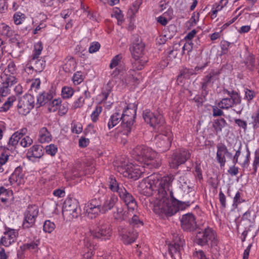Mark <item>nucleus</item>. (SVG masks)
<instances>
[{
    "instance_id": "b1692460",
    "label": "nucleus",
    "mask_w": 259,
    "mask_h": 259,
    "mask_svg": "<svg viewBox=\"0 0 259 259\" xmlns=\"http://www.w3.org/2000/svg\"><path fill=\"white\" fill-rule=\"evenodd\" d=\"M118 198L115 195L106 196L103 201L101 200V213H104L111 210L117 202Z\"/></svg>"
},
{
    "instance_id": "72a5a7b5",
    "label": "nucleus",
    "mask_w": 259,
    "mask_h": 259,
    "mask_svg": "<svg viewBox=\"0 0 259 259\" xmlns=\"http://www.w3.org/2000/svg\"><path fill=\"white\" fill-rule=\"evenodd\" d=\"M228 0H221L219 3L215 4L212 7L211 10V18L213 19L217 16L218 13L223 10V9L228 4Z\"/></svg>"
},
{
    "instance_id": "4be33fe9",
    "label": "nucleus",
    "mask_w": 259,
    "mask_h": 259,
    "mask_svg": "<svg viewBox=\"0 0 259 259\" xmlns=\"http://www.w3.org/2000/svg\"><path fill=\"white\" fill-rule=\"evenodd\" d=\"M121 55L118 54L114 56L111 60L109 65V68L112 70L110 72V75L113 77H115L122 72L123 67L121 65Z\"/></svg>"
},
{
    "instance_id": "69168bd1",
    "label": "nucleus",
    "mask_w": 259,
    "mask_h": 259,
    "mask_svg": "<svg viewBox=\"0 0 259 259\" xmlns=\"http://www.w3.org/2000/svg\"><path fill=\"white\" fill-rule=\"evenodd\" d=\"M84 104V98L83 97L80 96L76 101H75L73 102V103L72 104V107L74 109L80 108L83 106Z\"/></svg>"
},
{
    "instance_id": "c9c22d12",
    "label": "nucleus",
    "mask_w": 259,
    "mask_h": 259,
    "mask_svg": "<svg viewBox=\"0 0 259 259\" xmlns=\"http://www.w3.org/2000/svg\"><path fill=\"white\" fill-rule=\"evenodd\" d=\"M30 63L33 65L34 71L36 72H41L45 66V62L38 58L30 59Z\"/></svg>"
},
{
    "instance_id": "f257e3e1",
    "label": "nucleus",
    "mask_w": 259,
    "mask_h": 259,
    "mask_svg": "<svg viewBox=\"0 0 259 259\" xmlns=\"http://www.w3.org/2000/svg\"><path fill=\"white\" fill-rule=\"evenodd\" d=\"M174 180L172 175L162 177L159 174L155 173L139 182V191L145 196L152 197L150 201L154 212L156 204L162 201L166 197L168 191L171 188Z\"/></svg>"
},
{
    "instance_id": "e433bc0d",
    "label": "nucleus",
    "mask_w": 259,
    "mask_h": 259,
    "mask_svg": "<svg viewBox=\"0 0 259 259\" xmlns=\"http://www.w3.org/2000/svg\"><path fill=\"white\" fill-rule=\"evenodd\" d=\"M13 191L11 190L6 189L4 187H0V200L3 203H6L12 197Z\"/></svg>"
},
{
    "instance_id": "a211bd4d",
    "label": "nucleus",
    "mask_w": 259,
    "mask_h": 259,
    "mask_svg": "<svg viewBox=\"0 0 259 259\" xmlns=\"http://www.w3.org/2000/svg\"><path fill=\"white\" fill-rule=\"evenodd\" d=\"M181 227L185 231H192L194 230L197 226V223L194 215L188 213L184 214L181 219Z\"/></svg>"
},
{
    "instance_id": "3c124183",
    "label": "nucleus",
    "mask_w": 259,
    "mask_h": 259,
    "mask_svg": "<svg viewBox=\"0 0 259 259\" xmlns=\"http://www.w3.org/2000/svg\"><path fill=\"white\" fill-rule=\"evenodd\" d=\"M102 111V108L101 106H98L96 107L91 115V118L93 122H96L98 121Z\"/></svg>"
},
{
    "instance_id": "cd10ccee",
    "label": "nucleus",
    "mask_w": 259,
    "mask_h": 259,
    "mask_svg": "<svg viewBox=\"0 0 259 259\" xmlns=\"http://www.w3.org/2000/svg\"><path fill=\"white\" fill-rule=\"evenodd\" d=\"M133 114L128 116V120L122 121L119 127V131L124 135H128L131 132L134 121H132Z\"/></svg>"
},
{
    "instance_id": "4d7b16f0",
    "label": "nucleus",
    "mask_w": 259,
    "mask_h": 259,
    "mask_svg": "<svg viewBox=\"0 0 259 259\" xmlns=\"http://www.w3.org/2000/svg\"><path fill=\"white\" fill-rule=\"evenodd\" d=\"M46 153L51 156H54L58 151V148L54 144H51L45 148Z\"/></svg>"
},
{
    "instance_id": "4c0bfd02",
    "label": "nucleus",
    "mask_w": 259,
    "mask_h": 259,
    "mask_svg": "<svg viewBox=\"0 0 259 259\" xmlns=\"http://www.w3.org/2000/svg\"><path fill=\"white\" fill-rule=\"evenodd\" d=\"M108 186L113 192L119 193L121 188H124L121 184H119L113 177H110L108 181Z\"/></svg>"
},
{
    "instance_id": "ea45409f",
    "label": "nucleus",
    "mask_w": 259,
    "mask_h": 259,
    "mask_svg": "<svg viewBox=\"0 0 259 259\" xmlns=\"http://www.w3.org/2000/svg\"><path fill=\"white\" fill-rule=\"evenodd\" d=\"M16 101V96L13 95L7 98L2 107H0V111L6 112L13 106V103Z\"/></svg>"
},
{
    "instance_id": "f8f14e48",
    "label": "nucleus",
    "mask_w": 259,
    "mask_h": 259,
    "mask_svg": "<svg viewBox=\"0 0 259 259\" xmlns=\"http://www.w3.org/2000/svg\"><path fill=\"white\" fill-rule=\"evenodd\" d=\"M101 200L96 198L92 199L84 207V210L88 216L91 218H95L101 213Z\"/></svg>"
},
{
    "instance_id": "37998d69",
    "label": "nucleus",
    "mask_w": 259,
    "mask_h": 259,
    "mask_svg": "<svg viewBox=\"0 0 259 259\" xmlns=\"http://www.w3.org/2000/svg\"><path fill=\"white\" fill-rule=\"evenodd\" d=\"M0 33L3 35L11 36L13 35V31L12 28L5 23L0 24Z\"/></svg>"
},
{
    "instance_id": "c85d7f7f",
    "label": "nucleus",
    "mask_w": 259,
    "mask_h": 259,
    "mask_svg": "<svg viewBox=\"0 0 259 259\" xmlns=\"http://www.w3.org/2000/svg\"><path fill=\"white\" fill-rule=\"evenodd\" d=\"M52 140L51 133L46 127H41L38 133L37 140L40 143H49Z\"/></svg>"
},
{
    "instance_id": "49530a36",
    "label": "nucleus",
    "mask_w": 259,
    "mask_h": 259,
    "mask_svg": "<svg viewBox=\"0 0 259 259\" xmlns=\"http://www.w3.org/2000/svg\"><path fill=\"white\" fill-rule=\"evenodd\" d=\"M83 73L81 71H77L74 73L72 80L74 85H77L81 83L84 80Z\"/></svg>"
},
{
    "instance_id": "2eb2a0df",
    "label": "nucleus",
    "mask_w": 259,
    "mask_h": 259,
    "mask_svg": "<svg viewBox=\"0 0 259 259\" xmlns=\"http://www.w3.org/2000/svg\"><path fill=\"white\" fill-rule=\"evenodd\" d=\"M156 145L157 147L162 148L159 151L164 152L169 149L172 141V133L170 132H166L165 134H160L156 138Z\"/></svg>"
},
{
    "instance_id": "0eeeda50",
    "label": "nucleus",
    "mask_w": 259,
    "mask_h": 259,
    "mask_svg": "<svg viewBox=\"0 0 259 259\" xmlns=\"http://www.w3.org/2000/svg\"><path fill=\"white\" fill-rule=\"evenodd\" d=\"M62 213L64 217L69 220L77 218L80 214L78 202L75 199L66 200L63 207Z\"/></svg>"
},
{
    "instance_id": "f3484780",
    "label": "nucleus",
    "mask_w": 259,
    "mask_h": 259,
    "mask_svg": "<svg viewBox=\"0 0 259 259\" xmlns=\"http://www.w3.org/2000/svg\"><path fill=\"white\" fill-rule=\"evenodd\" d=\"M133 71H125L124 69L118 75V80H116L117 86L121 90L125 89L128 85L132 84L135 81V78L132 73Z\"/></svg>"
},
{
    "instance_id": "6e6552de",
    "label": "nucleus",
    "mask_w": 259,
    "mask_h": 259,
    "mask_svg": "<svg viewBox=\"0 0 259 259\" xmlns=\"http://www.w3.org/2000/svg\"><path fill=\"white\" fill-rule=\"evenodd\" d=\"M34 97L30 94H25L20 98L17 104V109L19 114L26 115L34 107Z\"/></svg>"
},
{
    "instance_id": "2f4dec72",
    "label": "nucleus",
    "mask_w": 259,
    "mask_h": 259,
    "mask_svg": "<svg viewBox=\"0 0 259 259\" xmlns=\"http://www.w3.org/2000/svg\"><path fill=\"white\" fill-rule=\"evenodd\" d=\"M80 163L79 162H76L74 164H69L68 168L69 169V172L72 175L71 179H74L79 178L82 175H87V172L81 171L79 170Z\"/></svg>"
},
{
    "instance_id": "6ab92c4d",
    "label": "nucleus",
    "mask_w": 259,
    "mask_h": 259,
    "mask_svg": "<svg viewBox=\"0 0 259 259\" xmlns=\"http://www.w3.org/2000/svg\"><path fill=\"white\" fill-rule=\"evenodd\" d=\"M214 238V233L213 230L210 228L199 232L196 235L197 243L201 246L205 245L208 241L212 240Z\"/></svg>"
},
{
    "instance_id": "393cba45",
    "label": "nucleus",
    "mask_w": 259,
    "mask_h": 259,
    "mask_svg": "<svg viewBox=\"0 0 259 259\" xmlns=\"http://www.w3.org/2000/svg\"><path fill=\"white\" fill-rule=\"evenodd\" d=\"M217 148L216 158L217 162L221 167L224 166L226 161V156L231 155V153L228 151L227 147L225 145H218Z\"/></svg>"
},
{
    "instance_id": "8fccbe9b",
    "label": "nucleus",
    "mask_w": 259,
    "mask_h": 259,
    "mask_svg": "<svg viewBox=\"0 0 259 259\" xmlns=\"http://www.w3.org/2000/svg\"><path fill=\"white\" fill-rule=\"evenodd\" d=\"M233 105V101L230 98H224L219 102L218 106L222 109H228Z\"/></svg>"
},
{
    "instance_id": "473e14b6",
    "label": "nucleus",
    "mask_w": 259,
    "mask_h": 259,
    "mask_svg": "<svg viewBox=\"0 0 259 259\" xmlns=\"http://www.w3.org/2000/svg\"><path fill=\"white\" fill-rule=\"evenodd\" d=\"M206 67V64L201 66H196L195 70L184 69L181 72V74L178 76L177 81L181 82L183 78H189L190 75L196 74V72L199 70H202Z\"/></svg>"
},
{
    "instance_id": "6e6d98bb",
    "label": "nucleus",
    "mask_w": 259,
    "mask_h": 259,
    "mask_svg": "<svg viewBox=\"0 0 259 259\" xmlns=\"http://www.w3.org/2000/svg\"><path fill=\"white\" fill-rule=\"evenodd\" d=\"M111 16L115 18L118 20V22L122 21L123 18V15L121 10L116 7L113 9Z\"/></svg>"
},
{
    "instance_id": "774afa93",
    "label": "nucleus",
    "mask_w": 259,
    "mask_h": 259,
    "mask_svg": "<svg viewBox=\"0 0 259 259\" xmlns=\"http://www.w3.org/2000/svg\"><path fill=\"white\" fill-rule=\"evenodd\" d=\"M245 98L248 101L251 100L255 96V93L250 90L245 89L244 90Z\"/></svg>"
},
{
    "instance_id": "39448f33",
    "label": "nucleus",
    "mask_w": 259,
    "mask_h": 259,
    "mask_svg": "<svg viewBox=\"0 0 259 259\" xmlns=\"http://www.w3.org/2000/svg\"><path fill=\"white\" fill-rule=\"evenodd\" d=\"M145 45L142 42L134 44L131 49L132 54L135 61L134 67L137 70H141L148 62V58L144 55Z\"/></svg>"
},
{
    "instance_id": "a18cd8bd",
    "label": "nucleus",
    "mask_w": 259,
    "mask_h": 259,
    "mask_svg": "<svg viewBox=\"0 0 259 259\" xmlns=\"http://www.w3.org/2000/svg\"><path fill=\"white\" fill-rule=\"evenodd\" d=\"M13 18L14 23L18 25L23 23L26 17L25 14L21 12H17L14 14Z\"/></svg>"
},
{
    "instance_id": "1a4fd4ad",
    "label": "nucleus",
    "mask_w": 259,
    "mask_h": 259,
    "mask_svg": "<svg viewBox=\"0 0 259 259\" xmlns=\"http://www.w3.org/2000/svg\"><path fill=\"white\" fill-rule=\"evenodd\" d=\"M143 116L145 122L155 130L159 129L164 122L162 115L158 112L153 113L146 110L143 112Z\"/></svg>"
},
{
    "instance_id": "e2e57ef3",
    "label": "nucleus",
    "mask_w": 259,
    "mask_h": 259,
    "mask_svg": "<svg viewBox=\"0 0 259 259\" xmlns=\"http://www.w3.org/2000/svg\"><path fill=\"white\" fill-rule=\"evenodd\" d=\"M116 213L117 216L116 218L117 219H123L126 216V212L124 210V209L122 206H116Z\"/></svg>"
},
{
    "instance_id": "052dcab7",
    "label": "nucleus",
    "mask_w": 259,
    "mask_h": 259,
    "mask_svg": "<svg viewBox=\"0 0 259 259\" xmlns=\"http://www.w3.org/2000/svg\"><path fill=\"white\" fill-rule=\"evenodd\" d=\"M100 47V44L98 42L93 41L90 44L89 52L91 54L96 53L99 50Z\"/></svg>"
},
{
    "instance_id": "a878e982",
    "label": "nucleus",
    "mask_w": 259,
    "mask_h": 259,
    "mask_svg": "<svg viewBox=\"0 0 259 259\" xmlns=\"http://www.w3.org/2000/svg\"><path fill=\"white\" fill-rule=\"evenodd\" d=\"M184 244L185 241L183 239L179 237L176 238L169 245V252L171 257L175 254L179 253L180 251L183 248Z\"/></svg>"
},
{
    "instance_id": "7c9ffc66",
    "label": "nucleus",
    "mask_w": 259,
    "mask_h": 259,
    "mask_svg": "<svg viewBox=\"0 0 259 259\" xmlns=\"http://www.w3.org/2000/svg\"><path fill=\"white\" fill-rule=\"evenodd\" d=\"M43 155L41 147L39 145L32 146L27 153V157L29 159L33 158H39Z\"/></svg>"
},
{
    "instance_id": "f03ea898",
    "label": "nucleus",
    "mask_w": 259,
    "mask_h": 259,
    "mask_svg": "<svg viewBox=\"0 0 259 259\" xmlns=\"http://www.w3.org/2000/svg\"><path fill=\"white\" fill-rule=\"evenodd\" d=\"M166 197L163 201L158 203L157 202L155 208L156 213L165 214L167 215H172L180 210H184L191 205L193 203L190 201H181L174 197L171 188L168 191Z\"/></svg>"
},
{
    "instance_id": "0e129e2a",
    "label": "nucleus",
    "mask_w": 259,
    "mask_h": 259,
    "mask_svg": "<svg viewBox=\"0 0 259 259\" xmlns=\"http://www.w3.org/2000/svg\"><path fill=\"white\" fill-rule=\"evenodd\" d=\"M72 132L79 134L82 132V125L79 122L74 123L72 124Z\"/></svg>"
},
{
    "instance_id": "9d476101",
    "label": "nucleus",
    "mask_w": 259,
    "mask_h": 259,
    "mask_svg": "<svg viewBox=\"0 0 259 259\" xmlns=\"http://www.w3.org/2000/svg\"><path fill=\"white\" fill-rule=\"evenodd\" d=\"M39 212L37 206L33 205L29 206L24 214L23 226L25 228L32 227L36 221Z\"/></svg>"
},
{
    "instance_id": "5701e85b",
    "label": "nucleus",
    "mask_w": 259,
    "mask_h": 259,
    "mask_svg": "<svg viewBox=\"0 0 259 259\" xmlns=\"http://www.w3.org/2000/svg\"><path fill=\"white\" fill-rule=\"evenodd\" d=\"M56 95L55 88H52L48 92H42L37 96V104L39 106L45 105L53 99Z\"/></svg>"
},
{
    "instance_id": "bb28decb",
    "label": "nucleus",
    "mask_w": 259,
    "mask_h": 259,
    "mask_svg": "<svg viewBox=\"0 0 259 259\" xmlns=\"http://www.w3.org/2000/svg\"><path fill=\"white\" fill-rule=\"evenodd\" d=\"M10 182L12 185L19 186L23 184L24 179L20 168L17 167L10 177Z\"/></svg>"
},
{
    "instance_id": "de8ad7c7",
    "label": "nucleus",
    "mask_w": 259,
    "mask_h": 259,
    "mask_svg": "<svg viewBox=\"0 0 259 259\" xmlns=\"http://www.w3.org/2000/svg\"><path fill=\"white\" fill-rule=\"evenodd\" d=\"M42 49L43 47L41 42H37L36 43L34 46V50L31 59L39 58Z\"/></svg>"
},
{
    "instance_id": "bf43d9fd",
    "label": "nucleus",
    "mask_w": 259,
    "mask_h": 259,
    "mask_svg": "<svg viewBox=\"0 0 259 259\" xmlns=\"http://www.w3.org/2000/svg\"><path fill=\"white\" fill-rule=\"evenodd\" d=\"M21 138L15 132L11 137L9 141V144L12 146H16Z\"/></svg>"
},
{
    "instance_id": "58836bf2",
    "label": "nucleus",
    "mask_w": 259,
    "mask_h": 259,
    "mask_svg": "<svg viewBox=\"0 0 259 259\" xmlns=\"http://www.w3.org/2000/svg\"><path fill=\"white\" fill-rule=\"evenodd\" d=\"M62 103V100L60 98L51 100L48 104V109L50 112H55L60 107V104Z\"/></svg>"
},
{
    "instance_id": "864d4df0",
    "label": "nucleus",
    "mask_w": 259,
    "mask_h": 259,
    "mask_svg": "<svg viewBox=\"0 0 259 259\" xmlns=\"http://www.w3.org/2000/svg\"><path fill=\"white\" fill-rule=\"evenodd\" d=\"M97 127L93 124H89L84 130V134L87 136H94L96 134Z\"/></svg>"
},
{
    "instance_id": "423d86ee",
    "label": "nucleus",
    "mask_w": 259,
    "mask_h": 259,
    "mask_svg": "<svg viewBox=\"0 0 259 259\" xmlns=\"http://www.w3.org/2000/svg\"><path fill=\"white\" fill-rule=\"evenodd\" d=\"M18 79L15 75L3 72L1 75L0 87V103L4 100V98L10 93V88L17 82Z\"/></svg>"
},
{
    "instance_id": "338daca9",
    "label": "nucleus",
    "mask_w": 259,
    "mask_h": 259,
    "mask_svg": "<svg viewBox=\"0 0 259 259\" xmlns=\"http://www.w3.org/2000/svg\"><path fill=\"white\" fill-rule=\"evenodd\" d=\"M8 9L7 0H0V14L6 13Z\"/></svg>"
},
{
    "instance_id": "603ef678",
    "label": "nucleus",
    "mask_w": 259,
    "mask_h": 259,
    "mask_svg": "<svg viewBox=\"0 0 259 259\" xmlns=\"http://www.w3.org/2000/svg\"><path fill=\"white\" fill-rule=\"evenodd\" d=\"M179 54H181L180 45V44H177L174 46L173 50L170 51L167 58L170 60L173 58H175Z\"/></svg>"
},
{
    "instance_id": "5fc2aeb1",
    "label": "nucleus",
    "mask_w": 259,
    "mask_h": 259,
    "mask_svg": "<svg viewBox=\"0 0 259 259\" xmlns=\"http://www.w3.org/2000/svg\"><path fill=\"white\" fill-rule=\"evenodd\" d=\"M7 73H10L11 75H14V74L16 72V67L14 62L10 60L8 62V64L7 68L5 69V71L4 72H6Z\"/></svg>"
},
{
    "instance_id": "dca6fc26",
    "label": "nucleus",
    "mask_w": 259,
    "mask_h": 259,
    "mask_svg": "<svg viewBox=\"0 0 259 259\" xmlns=\"http://www.w3.org/2000/svg\"><path fill=\"white\" fill-rule=\"evenodd\" d=\"M190 157V153L187 150H182L177 154H174L169 163L170 167L177 168L180 165L184 163Z\"/></svg>"
},
{
    "instance_id": "412c9836",
    "label": "nucleus",
    "mask_w": 259,
    "mask_h": 259,
    "mask_svg": "<svg viewBox=\"0 0 259 259\" xmlns=\"http://www.w3.org/2000/svg\"><path fill=\"white\" fill-rule=\"evenodd\" d=\"M117 107L120 109V114L122 115L123 121L128 120V116H130L131 114H133L132 121H134V118L136 115L137 108L134 105L130 104L127 105L126 103L122 102L120 103Z\"/></svg>"
},
{
    "instance_id": "ddd939ff",
    "label": "nucleus",
    "mask_w": 259,
    "mask_h": 259,
    "mask_svg": "<svg viewBox=\"0 0 259 259\" xmlns=\"http://www.w3.org/2000/svg\"><path fill=\"white\" fill-rule=\"evenodd\" d=\"M91 235L94 238L101 240H107L110 238L112 231L108 225L104 224L97 227L95 230L90 231Z\"/></svg>"
},
{
    "instance_id": "79ce46f5",
    "label": "nucleus",
    "mask_w": 259,
    "mask_h": 259,
    "mask_svg": "<svg viewBox=\"0 0 259 259\" xmlns=\"http://www.w3.org/2000/svg\"><path fill=\"white\" fill-rule=\"evenodd\" d=\"M10 150L8 148L0 149V165H5L8 161Z\"/></svg>"
},
{
    "instance_id": "20e7f679",
    "label": "nucleus",
    "mask_w": 259,
    "mask_h": 259,
    "mask_svg": "<svg viewBox=\"0 0 259 259\" xmlns=\"http://www.w3.org/2000/svg\"><path fill=\"white\" fill-rule=\"evenodd\" d=\"M140 164L141 165L137 164L136 161L128 163L124 166L119 167L118 171L123 177L136 180L145 171V166L142 163Z\"/></svg>"
},
{
    "instance_id": "680f3d73",
    "label": "nucleus",
    "mask_w": 259,
    "mask_h": 259,
    "mask_svg": "<svg viewBox=\"0 0 259 259\" xmlns=\"http://www.w3.org/2000/svg\"><path fill=\"white\" fill-rule=\"evenodd\" d=\"M251 118L252 121L251 124L254 129L259 127V113L255 112L252 116Z\"/></svg>"
},
{
    "instance_id": "a19ab883",
    "label": "nucleus",
    "mask_w": 259,
    "mask_h": 259,
    "mask_svg": "<svg viewBox=\"0 0 259 259\" xmlns=\"http://www.w3.org/2000/svg\"><path fill=\"white\" fill-rule=\"evenodd\" d=\"M74 93V90L71 87L64 86L61 90V97L64 99L71 98Z\"/></svg>"
},
{
    "instance_id": "7ed1b4c3",
    "label": "nucleus",
    "mask_w": 259,
    "mask_h": 259,
    "mask_svg": "<svg viewBox=\"0 0 259 259\" xmlns=\"http://www.w3.org/2000/svg\"><path fill=\"white\" fill-rule=\"evenodd\" d=\"M132 155L137 162L145 166H149L150 168H157L161 165L159 155L150 148L144 146H137L132 151Z\"/></svg>"
},
{
    "instance_id": "4468645a",
    "label": "nucleus",
    "mask_w": 259,
    "mask_h": 259,
    "mask_svg": "<svg viewBox=\"0 0 259 259\" xmlns=\"http://www.w3.org/2000/svg\"><path fill=\"white\" fill-rule=\"evenodd\" d=\"M119 234L120 239L125 244L134 242L137 237V232L132 228L120 227Z\"/></svg>"
},
{
    "instance_id": "c756f323",
    "label": "nucleus",
    "mask_w": 259,
    "mask_h": 259,
    "mask_svg": "<svg viewBox=\"0 0 259 259\" xmlns=\"http://www.w3.org/2000/svg\"><path fill=\"white\" fill-rule=\"evenodd\" d=\"M120 121H122V117L120 114V109L116 107L115 112L113 113L110 117L108 127L109 129H111L117 125Z\"/></svg>"
},
{
    "instance_id": "9b49d317",
    "label": "nucleus",
    "mask_w": 259,
    "mask_h": 259,
    "mask_svg": "<svg viewBox=\"0 0 259 259\" xmlns=\"http://www.w3.org/2000/svg\"><path fill=\"white\" fill-rule=\"evenodd\" d=\"M18 235L17 230L6 227L3 235L0 238V245L6 247H10L16 241Z\"/></svg>"
},
{
    "instance_id": "13d9d810",
    "label": "nucleus",
    "mask_w": 259,
    "mask_h": 259,
    "mask_svg": "<svg viewBox=\"0 0 259 259\" xmlns=\"http://www.w3.org/2000/svg\"><path fill=\"white\" fill-rule=\"evenodd\" d=\"M33 143L32 139L29 136H25L21 139L20 144L23 147L30 146Z\"/></svg>"
},
{
    "instance_id": "aec40b11",
    "label": "nucleus",
    "mask_w": 259,
    "mask_h": 259,
    "mask_svg": "<svg viewBox=\"0 0 259 259\" xmlns=\"http://www.w3.org/2000/svg\"><path fill=\"white\" fill-rule=\"evenodd\" d=\"M118 195L127 206L129 212L133 211L137 208V204L135 199L124 188H121Z\"/></svg>"
},
{
    "instance_id": "c03bdc74",
    "label": "nucleus",
    "mask_w": 259,
    "mask_h": 259,
    "mask_svg": "<svg viewBox=\"0 0 259 259\" xmlns=\"http://www.w3.org/2000/svg\"><path fill=\"white\" fill-rule=\"evenodd\" d=\"M226 124V121L224 118H220L214 121L213 127L215 131L218 133L221 132L222 128L225 126Z\"/></svg>"
},
{
    "instance_id": "f704fd0d",
    "label": "nucleus",
    "mask_w": 259,
    "mask_h": 259,
    "mask_svg": "<svg viewBox=\"0 0 259 259\" xmlns=\"http://www.w3.org/2000/svg\"><path fill=\"white\" fill-rule=\"evenodd\" d=\"M84 246L85 253L83 254V258L84 259H91L94 254L95 246L87 238L84 239Z\"/></svg>"
},
{
    "instance_id": "09e8293b",
    "label": "nucleus",
    "mask_w": 259,
    "mask_h": 259,
    "mask_svg": "<svg viewBox=\"0 0 259 259\" xmlns=\"http://www.w3.org/2000/svg\"><path fill=\"white\" fill-rule=\"evenodd\" d=\"M55 224L50 220H47L44 223L43 230L46 233H52L55 230Z\"/></svg>"
}]
</instances>
